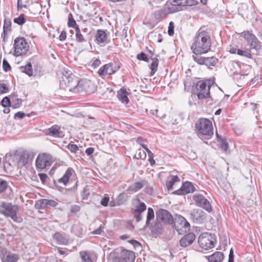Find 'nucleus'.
Returning <instances> with one entry per match:
<instances>
[{
  "instance_id": "53",
  "label": "nucleus",
  "mask_w": 262,
  "mask_h": 262,
  "mask_svg": "<svg viewBox=\"0 0 262 262\" xmlns=\"http://www.w3.org/2000/svg\"><path fill=\"white\" fill-rule=\"evenodd\" d=\"M8 91V88L4 83H0V94H4Z\"/></svg>"
},
{
  "instance_id": "43",
  "label": "nucleus",
  "mask_w": 262,
  "mask_h": 262,
  "mask_svg": "<svg viewBox=\"0 0 262 262\" xmlns=\"http://www.w3.org/2000/svg\"><path fill=\"white\" fill-rule=\"evenodd\" d=\"M38 206V208L43 209L48 208L47 199H43L39 200L36 204Z\"/></svg>"
},
{
  "instance_id": "57",
  "label": "nucleus",
  "mask_w": 262,
  "mask_h": 262,
  "mask_svg": "<svg viewBox=\"0 0 262 262\" xmlns=\"http://www.w3.org/2000/svg\"><path fill=\"white\" fill-rule=\"evenodd\" d=\"M141 213H139V212L137 213V212H134V217L136 219V221L137 222L141 221L142 219V215Z\"/></svg>"
},
{
  "instance_id": "50",
  "label": "nucleus",
  "mask_w": 262,
  "mask_h": 262,
  "mask_svg": "<svg viewBox=\"0 0 262 262\" xmlns=\"http://www.w3.org/2000/svg\"><path fill=\"white\" fill-rule=\"evenodd\" d=\"M168 34L169 36H172L174 34V23L172 21L169 24Z\"/></svg>"
},
{
  "instance_id": "29",
  "label": "nucleus",
  "mask_w": 262,
  "mask_h": 262,
  "mask_svg": "<svg viewBox=\"0 0 262 262\" xmlns=\"http://www.w3.org/2000/svg\"><path fill=\"white\" fill-rule=\"evenodd\" d=\"M86 29L81 30L79 27H76L75 30V39L78 42H83L86 41L84 36L82 34V32H85Z\"/></svg>"
},
{
  "instance_id": "62",
  "label": "nucleus",
  "mask_w": 262,
  "mask_h": 262,
  "mask_svg": "<svg viewBox=\"0 0 262 262\" xmlns=\"http://www.w3.org/2000/svg\"><path fill=\"white\" fill-rule=\"evenodd\" d=\"M186 6H194L196 4V2L195 0H186Z\"/></svg>"
},
{
  "instance_id": "54",
  "label": "nucleus",
  "mask_w": 262,
  "mask_h": 262,
  "mask_svg": "<svg viewBox=\"0 0 262 262\" xmlns=\"http://www.w3.org/2000/svg\"><path fill=\"white\" fill-rule=\"evenodd\" d=\"M27 163L25 159V157L24 155H21L20 157L19 160L18 161V165L19 166H23L25 165Z\"/></svg>"
},
{
  "instance_id": "28",
  "label": "nucleus",
  "mask_w": 262,
  "mask_h": 262,
  "mask_svg": "<svg viewBox=\"0 0 262 262\" xmlns=\"http://www.w3.org/2000/svg\"><path fill=\"white\" fill-rule=\"evenodd\" d=\"M127 91L125 89H121L117 93L118 99L124 104L128 103L129 99L126 95Z\"/></svg>"
},
{
  "instance_id": "3",
  "label": "nucleus",
  "mask_w": 262,
  "mask_h": 262,
  "mask_svg": "<svg viewBox=\"0 0 262 262\" xmlns=\"http://www.w3.org/2000/svg\"><path fill=\"white\" fill-rule=\"evenodd\" d=\"M19 207L10 203L3 202L0 205V213L6 216L11 217L16 223H21L23 219L17 215Z\"/></svg>"
},
{
  "instance_id": "55",
  "label": "nucleus",
  "mask_w": 262,
  "mask_h": 262,
  "mask_svg": "<svg viewBox=\"0 0 262 262\" xmlns=\"http://www.w3.org/2000/svg\"><path fill=\"white\" fill-rule=\"evenodd\" d=\"M47 205L48 208L55 207L58 205V203L54 200L47 199Z\"/></svg>"
},
{
  "instance_id": "32",
  "label": "nucleus",
  "mask_w": 262,
  "mask_h": 262,
  "mask_svg": "<svg viewBox=\"0 0 262 262\" xmlns=\"http://www.w3.org/2000/svg\"><path fill=\"white\" fill-rule=\"evenodd\" d=\"M41 10V6L38 2L32 3L30 6L29 11L30 13L36 15L40 12Z\"/></svg>"
},
{
  "instance_id": "52",
  "label": "nucleus",
  "mask_w": 262,
  "mask_h": 262,
  "mask_svg": "<svg viewBox=\"0 0 262 262\" xmlns=\"http://www.w3.org/2000/svg\"><path fill=\"white\" fill-rule=\"evenodd\" d=\"M3 67L4 70L5 72H7V71L10 70V69H11V67H10L9 63L6 59L3 60Z\"/></svg>"
},
{
  "instance_id": "27",
  "label": "nucleus",
  "mask_w": 262,
  "mask_h": 262,
  "mask_svg": "<svg viewBox=\"0 0 262 262\" xmlns=\"http://www.w3.org/2000/svg\"><path fill=\"white\" fill-rule=\"evenodd\" d=\"M164 224L161 222L160 221H157L156 219V222L154 224V225L151 226L150 229L152 233L154 234H161L163 230V225Z\"/></svg>"
},
{
  "instance_id": "34",
  "label": "nucleus",
  "mask_w": 262,
  "mask_h": 262,
  "mask_svg": "<svg viewBox=\"0 0 262 262\" xmlns=\"http://www.w3.org/2000/svg\"><path fill=\"white\" fill-rule=\"evenodd\" d=\"M20 69H21L22 72L25 73L29 76L33 75V71L31 62H28L25 66L21 67Z\"/></svg>"
},
{
  "instance_id": "59",
  "label": "nucleus",
  "mask_w": 262,
  "mask_h": 262,
  "mask_svg": "<svg viewBox=\"0 0 262 262\" xmlns=\"http://www.w3.org/2000/svg\"><path fill=\"white\" fill-rule=\"evenodd\" d=\"M38 176L42 182H45L48 178V176L46 173H39Z\"/></svg>"
},
{
  "instance_id": "5",
  "label": "nucleus",
  "mask_w": 262,
  "mask_h": 262,
  "mask_svg": "<svg viewBox=\"0 0 262 262\" xmlns=\"http://www.w3.org/2000/svg\"><path fill=\"white\" fill-rule=\"evenodd\" d=\"M213 83L210 80L199 81L196 84L194 94L198 99L210 98V90Z\"/></svg>"
},
{
  "instance_id": "51",
  "label": "nucleus",
  "mask_w": 262,
  "mask_h": 262,
  "mask_svg": "<svg viewBox=\"0 0 262 262\" xmlns=\"http://www.w3.org/2000/svg\"><path fill=\"white\" fill-rule=\"evenodd\" d=\"M221 147L224 151H226L228 148V144L225 139H222L221 142Z\"/></svg>"
},
{
  "instance_id": "33",
  "label": "nucleus",
  "mask_w": 262,
  "mask_h": 262,
  "mask_svg": "<svg viewBox=\"0 0 262 262\" xmlns=\"http://www.w3.org/2000/svg\"><path fill=\"white\" fill-rule=\"evenodd\" d=\"M11 20L9 18H6L4 19V26H3V33L6 35L8 32L11 31Z\"/></svg>"
},
{
  "instance_id": "38",
  "label": "nucleus",
  "mask_w": 262,
  "mask_h": 262,
  "mask_svg": "<svg viewBox=\"0 0 262 262\" xmlns=\"http://www.w3.org/2000/svg\"><path fill=\"white\" fill-rule=\"evenodd\" d=\"M13 21L18 25H23L26 22V16L24 14H21L18 17L15 18Z\"/></svg>"
},
{
  "instance_id": "61",
  "label": "nucleus",
  "mask_w": 262,
  "mask_h": 262,
  "mask_svg": "<svg viewBox=\"0 0 262 262\" xmlns=\"http://www.w3.org/2000/svg\"><path fill=\"white\" fill-rule=\"evenodd\" d=\"M128 242H129V243L132 244L135 247H138L141 246L140 243L136 240L131 239V240H129Z\"/></svg>"
},
{
  "instance_id": "48",
  "label": "nucleus",
  "mask_w": 262,
  "mask_h": 262,
  "mask_svg": "<svg viewBox=\"0 0 262 262\" xmlns=\"http://www.w3.org/2000/svg\"><path fill=\"white\" fill-rule=\"evenodd\" d=\"M67 148L72 152H76L79 149L78 146L74 144H69Z\"/></svg>"
},
{
  "instance_id": "12",
  "label": "nucleus",
  "mask_w": 262,
  "mask_h": 262,
  "mask_svg": "<svg viewBox=\"0 0 262 262\" xmlns=\"http://www.w3.org/2000/svg\"><path fill=\"white\" fill-rule=\"evenodd\" d=\"M77 90V93L85 92L86 93L91 94L96 90V86L91 80L82 79L78 80Z\"/></svg>"
},
{
  "instance_id": "56",
  "label": "nucleus",
  "mask_w": 262,
  "mask_h": 262,
  "mask_svg": "<svg viewBox=\"0 0 262 262\" xmlns=\"http://www.w3.org/2000/svg\"><path fill=\"white\" fill-rule=\"evenodd\" d=\"M109 202V198L108 196H105L103 198L100 202V204L103 206H107Z\"/></svg>"
},
{
  "instance_id": "9",
  "label": "nucleus",
  "mask_w": 262,
  "mask_h": 262,
  "mask_svg": "<svg viewBox=\"0 0 262 262\" xmlns=\"http://www.w3.org/2000/svg\"><path fill=\"white\" fill-rule=\"evenodd\" d=\"M29 45L24 37H17L14 41V55L19 56L25 54L28 50Z\"/></svg>"
},
{
  "instance_id": "49",
  "label": "nucleus",
  "mask_w": 262,
  "mask_h": 262,
  "mask_svg": "<svg viewBox=\"0 0 262 262\" xmlns=\"http://www.w3.org/2000/svg\"><path fill=\"white\" fill-rule=\"evenodd\" d=\"M137 58L139 60H143L146 62L148 61V59L147 57V55L144 52H141V53L138 54L137 55Z\"/></svg>"
},
{
  "instance_id": "15",
  "label": "nucleus",
  "mask_w": 262,
  "mask_h": 262,
  "mask_svg": "<svg viewBox=\"0 0 262 262\" xmlns=\"http://www.w3.org/2000/svg\"><path fill=\"white\" fill-rule=\"evenodd\" d=\"M119 68V66H115L113 62H110L102 66L97 73L100 77H103L107 75H111L115 73Z\"/></svg>"
},
{
  "instance_id": "45",
  "label": "nucleus",
  "mask_w": 262,
  "mask_h": 262,
  "mask_svg": "<svg viewBox=\"0 0 262 262\" xmlns=\"http://www.w3.org/2000/svg\"><path fill=\"white\" fill-rule=\"evenodd\" d=\"M7 182L0 178V193L4 192L7 189Z\"/></svg>"
},
{
  "instance_id": "42",
  "label": "nucleus",
  "mask_w": 262,
  "mask_h": 262,
  "mask_svg": "<svg viewBox=\"0 0 262 262\" xmlns=\"http://www.w3.org/2000/svg\"><path fill=\"white\" fill-rule=\"evenodd\" d=\"M135 157L137 159H145L146 157V154L144 150L139 149L137 151Z\"/></svg>"
},
{
  "instance_id": "16",
  "label": "nucleus",
  "mask_w": 262,
  "mask_h": 262,
  "mask_svg": "<svg viewBox=\"0 0 262 262\" xmlns=\"http://www.w3.org/2000/svg\"><path fill=\"white\" fill-rule=\"evenodd\" d=\"M157 221L165 224H172L173 219L171 214L166 210L160 209L156 212Z\"/></svg>"
},
{
  "instance_id": "24",
  "label": "nucleus",
  "mask_w": 262,
  "mask_h": 262,
  "mask_svg": "<svg viewBox=\"0 0 262 262\" xmlns=\"http://www.w3.org/2000/svg\"><path fill=\"white\" fill-rule=\"evenodd\" d=\"M96 40L99 44L105 45L107 42V36L105 32L102 30H98L96 35Z\"/></svg>"
},
{
  "instance_id": "17",
  "label": "nucleus",
  "mask_w": 262,
  "mask_h": 262,
  "mask_svg": "<svg viewBox=\"0 0 262 262\" xmlns=\"http://www.w3.org/2000/svg\"><path fill=\"white\" fill-rule=\"evenodd\" d=\"M193 199L198 206L203 208L209 212L212 211V207L209 202L203 195H195Z\"/></svg>"
},
{
  "instance_id": "13",
  "label": "nucleus",
  "mask_w": 262,
  "mask_h": 262,
  "mask_svg": "<svg viewBox=\"0 0 262 262\" xmlns=\"http://www.w3.org/2000/svg\"><path fill=\"white\" fill-rule=\"evenodd\" d=\"M174 227L179 234H182L189 231L190 228L189 223L182 215H178L173 222Z\"/></svg>"
},
{
  "instance_id": "31",
  "label": "nucleus",
  "mask_w": 262,
  "mask_h": 262,
  "mask_svg": "<svg viewBox=\"0 0 262 262\" xmlns=\"http://www.w3.org/2000/svg\"><path fill=\"white\" fill-rule=\"evenodd\" d=\"M145 185V181L136 182L130 185L128 188V190L132 192H137L140 190Z\"/></svg>"
},
{
  "instance_id": "64",
  "label": "nucleus",
  "mask_w": 262,
  "mask_h": 262,
  "mask_svg": "<svg viewBox=\"0 0 262 262\" xmlns=\"http://www.w3.org/2000/svg\"><path fill=\"white\" fill-rule=\"evenodd\" d=\"M80 210V207L78 205H74L72 206L71 211V212H76Z\"/></svg>"
},
{
  "instance_id": "25",
  "label": "nucleus",
  "mask_w": 262,
  "mask_h": 262,
  "mask_svg": "<svg viewBox=\"0 0 262 262\" xmlns=\"http://www.w3.org/2000/svg\"><path fill=\"white\" fill-rule=\"evenodd\" d=\"M73 172L74 170L72 168H68L65 173L63 174V177L58 179V183H62L64 185L66 186L68 184L69 181V179L72 175Z\"/></svg>"
},
{
  "instance_id": "2",
  "label": "nucleus",
  "mask_w": 262,
  "mask_h": 262,
  "mask_svg": "<svg viewBox=\"0 0 262 262\" xmlns=\"http://www.w3.org/2000/svg\"><path fill=\"white\" fill-rule=\"evenodd\" d=\"M107 257L111 262H134L135 255L134 252L119 247L114 249Z\"/></svg>"
},
{
  "instance_id": "6",
  "label": "nucleus",
  "mask_w": 262,
  "mask_h": 262,
  "mask_svg": "<svg viewBox=\"0 0 262 262\" xmlns=\"http://www.w3.org/2000/svg\"><path fill=\"white\" fill-rule=\"evenodd\" d=\"M198 243L202 249L208 250L215 246L216 239L213 234L205 232L201 234L199 236Z\"/></svg>"
},
{
  "instance_id": "36",
  "label": "nucleus",
  "mask_w": 262,
  "mask_h": 262,
  "mask_svg": "<svg viewBox=\"0 0 262 262\" xmlns=\"http://www.w3.org/2000/svg\"><path fill=\"white\" fill-rule=\"evenodd\" d=\"M155 217L154 211L152 208L149 207L147 209V219L145 226H148L150 225L151 221L153 220Z\"/></svg>"
},
{
  "instance_id": "1",
  "label": "nucleus",
  "mask_w": 262,
  "mask_h": 262,
  "mask_svg": "<svg viewBox=\"0 0 262 262\" xmlns=\"http://www.w3.org/2000/svg\"><path fill=\"white\" fill-rule=\"evenodd\" d=\"M211 45V40L209 33L200 29L193 39L191 50L193 55L203 54L210 50Z\"/></svg>"
},
{
  "instance_id": "7",
  "label": "nucleus",
  "mask_w": 262,
  "mask_h": 262,
  "mask_svg": "<svg viewBox=\"0 0 262 262\" xmlns=\"http://www.w3.org/2000/svg\"><path fill=\"white\" fill-rule=\"evenodd\" d=\"M78 80L73 76H65L60 83V88L74 94L77 93V87Z\"/></svg>"
},
{
  "instance_id": "14",
  "label": "nucleus",
  "mask_w": 262,
  "mask_h": 262,
  "mask_svg": "<svg viewBox=\"0 0 262 262\" xmlns=\"http://www.w3.org/2000/svg\"><path fill=\"white\" fill-rule=\"evenodd\" d=\"M52 164L51 156L42 154L38 155L36 159V167L37 170H41Z\"/></svg>"
},
{
  "instance_id": "22",
  "label": "nucleus",
  "mask_w": 262,
  "mask_h": 262,
  "mask_svg": "<svg viewBox=\"0 0 262 262\" xmlns=\"http://www.w3.org/2000/svg\"><path fill=\"white\" fill-rule=\"evenodd\" d=\"M195 238V236L193 233H189L181 238L180 241V244L183 247H186L191 245Z\"/></svg>"
},
{
  "instance_id": "30",
  "label": "nucleus",
  "mask_w": 262,
  "mask_h": 262,
  "mask_svg": "<svg viewBox=\"0 0 262 262\" xmlns=\"http://www.w3.org/2000/svg\"><path fill=\"white\" fill-rule=\"evenodd\" d=\"M178 181H180V179L177 176H171L168 178L166 182L167 190L168 191L172 190L174 183Z\"/></svg>"
},
{
  "instance_id": "58",
  "label": "nucleus",
  "mask_w": 262,
  "mask_h": 262,
  "mask_svg": "<svg viewBox=\"0 0 262 262\" xmlns=\"http://www.w3.org/2000/svg\"><path fill=\"white\" fill-rule=\"evenodd\" d=\"M100 64H101V61L100 60V59H95L92 63V67L94 68H96L97 67L99 66Z\"/></svg>"
},
{
  "instance_id": "60",
  "label": "nucleus",
  "mask_w": 262,
  "mask_h": 262,
  "mask_svg": "<svg viewBox=\"0 0 262 262\" xmlns=\"http://www.w3.org/2000/svg\"><path fill=\"white\" fill-rule=\"evenodd\" d=\"M66 37H67V34H66V31H62L59 36V40L60 41H63L66 39Z\"/></svg>"
},
{
  "instance_id": "11",
  "label": "nucleus",
  "mask_w": 262,
  "mask_h": 262,
  "mask_svg": "<svg viewBox=\"0 0 262 262\" xmlns=\"http://www.w3.org/2000/svg\"><path fill=\"white\" fill-rule=\"evenodd\" d=\"M170 4L171 6H169L168 4L167 3L166 7L159 11L160 15L162 13L168 14L179 11L182 10V7L186 6V0H173L170 3Z\"/></svg>"
},
{
  "instance_id": "63",
  "label": "nucleus",
  "mask_w": 262,
  "mask_h": 262,
  "mask_svg": "<svg viewBox=\"0 0 262 262\" xmlns=\"http://www.w3.org/2000/svg\"><path fill=\"white\" fill-rule=\"evenodd\" d=\"M94 151V149L92 147H89L85 150V153L88 156L92 155Z\"/></svg>"
},
{
  "instance_id": "47",
  "label": "nucleus",
  "mask_w": 262,
  "mask_h": 262,
  "mask_svg": "<svg viewBox=\"0 0 262 262\" xmlns=\"http://www.w3.org/2000/svg\"><path fill=\"white\" fill-rule=\"evenodd\" d=\"M21 104V100L20 99H16L15 101H12L11 107L13 108H17L20 107Z\"/></svg>"
},
{
  "instance_id": "20",
  "label": "nucleus",
  "mask_w": 262,
  "mask_h": 262,
  "mask_svg": "<svg viewBox=\"0 0 262 262\" xmlns=\"http://www.w3.org/2000/svg\"><path fill=\"white\" fill-rule=\"evenodd\" d=\"M46 134L55 138H63L64 136L63 132L61 130L60 126L58 125H54L49 128Z\"/></svg>"
},
{
  "instance_id": "35",
  "label": "nucleus",
  "mask_w": 262,
  "mask_h": 262,
  "mask_svg": "<svg viewBox=\"0 0 262 262\" xmlns=\"http://www.w3.org/2000/svg\"><path fill=\"white\" fill-rule=\"evenodd\" d=\"M152 59V63L150 64V69L151 70V72L150 73V76H153L156 72L157 70L159 61L157 58H153Z\"/></svg>"
},
{
  "instance_id": "41",
  "label": "nucleus",
  "mask_w": 262,
  "mask_h": 262,
  "mask_svg": "<svg viewBox=\"0 0 262 262\" xmlns=\"http://www.w3.org/2000/svg\"><path fill=\"white\" fill-rule=\"evenodd\" d=\"M146 209V206L143 202H140L139 204L137 206L136 208L134 210L135 212L142 213L144 212Z\"/></svg>"
},
{
  "instance_id": "23",
  "label": "nucleus",
  "mask_w": 262,
  "mask_h": 262,
  "mask_svg": "<svg viewBox=\"0 0 262 262\" xmlns=\"http://www.w3.org/2000/svg\"><path fill=\"white\" fill-rule=\"evenodd\" d=\"M1 258L3 262H16L18 259V256L10 252H5L2 253Z\"/></svg>"
},
{
  "instance_id": "37",
  "label": "nucleus",
  "mask_w": 262,
  "mask_h": 262,
  "mask_svg": "<svg viewBox=\"0 0 262 262\" xmlns=\"http://www.w3.org/2000/svg\"><path fill=\"white\" fill-rule=\"evenodd\" d=\"M68 26L69 27L73 28L75 29H76V27H79L76 24L75 20L74 19L73 15L71 13L68 15Z\"/></svg>"
},
{
  "instance_id": "8",
  "label": "nucleus",
  "mask_w": 262,
  "mask_h": 262,
  "mask_svg": "<svg viewBox=\"0 0 262 262\" xmlns=\"http://www.w3.org/2000/svg\"><path fill=\"white\" fill-rule=\"evenodd\" d=\"M241 36L243 37L247 41V44L250 47V49L255 50L256 52L261 49V42L254 34L249 31H246L241 33Z\"/></svg>"
},
{
  "instance_id": "46",
  "label": "nucleus",
  "mask_w": 262,
  "mask_h": 262,
  "mask_svg": "<svg viewBox=\"0 0 262 262\" xmlns=\"http://www.w3.org/2000/svg\"><path fill=\"white\" fill-rule=\"evenodd\" d=\"M25 116L30 117V115L29 114H26L25 113L22 112H18L15 114L14 116V118L15 120L22 119L23 118H24Z\"/></svg>"
},
{
  "instance_id": "26",
  "label": "nucleus",
  "mask_w": 262,
  "mask_h": 262,
  "mask_svg": "<svg viewBox=\"0 0 262 262\" xmlns=\"http://www.w3.org/2000/svg\"><path fill=\"white\" fill-rule=\"evenodd\" d=\"M209 262H221L224 258L222 252L217 251L207 257Z\"/></svg>"
},
{
  "instance_id": "39",
  "label": "nucleus",
  "mask_w": 262,
  "mask_h": 262,
  "mask_svg": "<svg viewBox=\"0 0 262 262\" xmlns=\"http://www.w3.org/2000/svg\"><path fill=\"white\" fill-rule=\"evenodd\" d=\"M237 54L241 56H243L246 57L248 58H252V56L251 54L250 49H247L245 50H243L242 49H238L237 50Z\"/></svg>"
},
{
  "instance_id": "44",
  "label": "nucleus",
  "mask_w": 262,
  "mask_h": 262,
  "mask_svg": "<svg viewBox=\"0 0 262 262\" xmlns=\"http://www.w3.org/2000/svg\"><path fill=\"white\" fill-rule=\"evenodd\" d=\"M1 103L4 107H11V102L8 97H4L1 101Z\"/></svg>"
},
{
  "instance_id": "10",
  "label": "nucleus",
  "mask_w": 262,
  "mask_h": 262,
  "mask_svg": "<svg viewBox=\"0 0 262 262\" xmlns=\"http://www.w3.org/2000/svg\"><path fill=\"white\" fill-rule=\"evenodd\" d=\"M202 55H192V59L198 64L205 65L208 68H211L215 67L218 62V59L214 56L204 57Z\"/></svg>"
},
{
  "instance_id": "40",
  "label": "nucleus",
  "mask_w": 262,
  "mask_h": 262,
  "mask_svg": "<svg viewBox=\"0 0 262 262\" xmlns=\"http://www.w3.org/2000/svg\"><path fill=\"white\" fill-rule=\"evenodd\" d=\"M80 254L82 262H93L90 255L85 251H81Z\"/></svg>"
},
{
  "instance_id": "18",
  "label": "nucleus",
  "mask_w": 262,
  "mask_h": 262,
  "mask_svg": "<svg viewBox=\"0 0 262 262\" xmlns=\"http://www.w3.org/2000/svg\"><path fill=\"white\" fill-rule=\"evenodd\" d=\"M191 219L194 223L201 224L205 220L206 213L200 209H194L190 213Z\"/></svg>"
},
{
  "instance_id": "4",
  "label": "nucleus",
  "mask_w": 262,
  "mask_h": 262,
  "mask_svg": "<svg viewBox=\"0 0 262 262\" xmlns=\"http://www.w3.org/2000/svg\"><path fill=\"white\" fill-rule=\"evenodd\" d=\"M195 129L198 135L207 136L208 138L213 135L212 122L206 118H200L195 124Z\"/></svg>"
},
{
  "instance_id": "19",
  "label": "nucleus",
  "mask_w": 262,
  "mask_h": 262,
  "mask_svg": "<svg viewBox=\"0 0 262 262\" xmlns=\"http://www.w3.org/2000/svg\"><path fill=\"white\" fill-rule=\"evenodd\" d=\"M195 188L190 182H185L182 187L174 191V193L178 195H185L194 191Z\"/></svg>"
},
{
  "instance_id": "21",
  "label": "nucleus",
  "mask_w": 262,
  "mask_h": 262,
  "mask_svg": "<svg viewBox=\"0 0 262 262\" xmlns=\"http://www.w3.org/2000/svg\"><path fill=\"white\" fill-rule=\"evenodd\" d=\"M53 238L59 245H67L69 243V237L66 233L57 232L53 234Z\"/></svg>"
}]
</instances>
